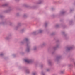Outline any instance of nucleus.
Segmentation results:
<instances>
[{"label":"nucleus","instance_id":"obj_1","mask_svg":"<svg viewBox=\"0 0 75 75\" xmlns=\"http://www.w3.org/2000/svg\"><path fill=\"white\" fill-rule=\"evenodd\" d=\"M25 61L26 62H27V63H30L31 62V61L28 59H25Z\"/></svg>","mask_w":75,"mask_h":75},{"label":"nucleus","instance_id":"obj_2","mask_svg":"<svg viewBox=\"0 0 75 75\" xmlns=\"http://www.w3.org/2000/svg\"><path fill=\"white\" fill-rule=\"evenodd\" d=\"M28 50H29V49H28L27 50V51H28Z\"/></svg>","mask_w":75,"mask_h":75},{"label":"nucleus","instance_id":"obj_3","mask_svg":"<svg viewBox=\"0 0 75 75\" xmlns=\"http://www.w3.org/2000/svg\"><path fill=\"white\" fill-rule=\"evenodd\" d=\"M28 40V39H26V41H27Z\"/></svg>","mask_w":75,"mask_h":75},{"label":"nucleus","instance_id":"obj_4","mask_svg":"<svg viewBox=\"0 0 75 75\" xmlns=\"http://www.w3.org/2000/svg\"><path fill=\"white\" fill-rule=\"evenodd\" d=\"M33 75H35V74H33Z\"/></svg>","mask_w":75,"mask_h":75},{"label":"nucleus","instance_id":"obj_5","mask_svg":"<svg viewBox=\"0 0 75 75\" xmlns=\"http://www.w3.org/2000/svg\"><path fill=\"white\" fill-rule=\"evenodd\" d=\"M40 33H41V31H40Z\"/></svg>","mask_w":75,"mask_h":75}]
</instances>
